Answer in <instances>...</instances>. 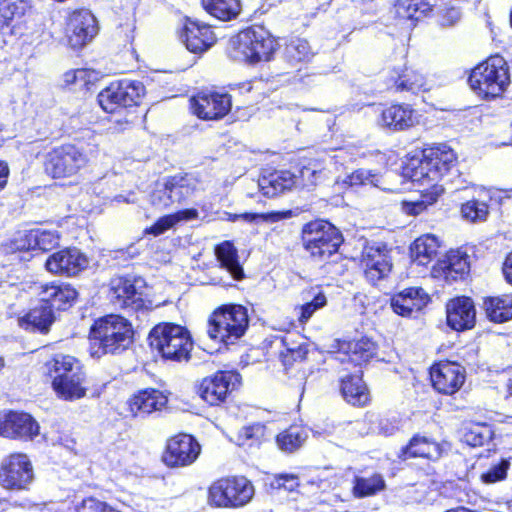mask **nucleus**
Returning <instances> with one entry per match:
<instances>
[{"instance_id":"nucleus-60","label":"nucleus","mask_w":512,"mask_h":512,"mask_svg":"<svg viewBox=\"0 0 512 512\" xmlns=\"http://www.w3.org/2000/svg\"><path fill=\"white\" fill-rule=\"evenodd\" d=\"M461 17V13L456 8L448 9L442 17V25L444 26H452L454 25Z\"/></svg>"},{"instance_id":"nucleus-14","label":"nucleus","mask_w":512,"mask_h":512,"mask_svg":"<svg viewBox=\"0 0 512 512\" xmlns=\"http://www.w3.org/2000/svg\"><path fill=\"white\" fill-rule=\"evenodd\" d=\"M240 379L237 372L219 371L202 380L198 387V394L209 405H219L224 402L229 391L240 383Z\"/></svg>"},{"instance_id":"nucleus-37","label":"nucleus","mask_w":512,"mask_h":512,"mask_svg":"<svg viewBox=\"0 0 512 512\" xmlns=\"http://www.w3.org/2000/svg\"><path fill=\"white\" fill-rule=\"evenodd\" d=\"M438 238L434 235H422L411 246V257L418 265H427L437 254Z\"/></svg>"},{"instance_id":"nucleus-58","label":"nucleus","mask_w":512,"mask_h":512,"mask_svg":"<svg viewBox=\"0 0 512 512\" xmlns=\"http://www.w3.org/2000/svg\"><path fill=\"white\" fill-rule=\"evenodd\" d=\"M283 218L282 213H270V214H258V213H242L240 214V219L246 222H254L259 219L263 221H271L275 222Z\"/></svg>"},{"instance_id":"nucleus-24","label":"nucleus","mask_w":512,"mask_h":512,"mask_svg":"<svg viewBox=\"0 0 512 512\" xmlns=\"http://www.w3.org/2000/svg\"><path fill=\"white\" fill-rule=\"evenodd\" d=\"M476 310L469 297H457L447 304V323L457 331L471 329L475 325Z\"/></svg>"},{"instance_id":"nucleus-62","label":"nucleus","mask_w":512,"mask_h":512,"mask_svg":"<svg viewBox=\"0 0 512 512\" xmlns=\"http://www.w3.org/2000/svg\"><path fill=\"white\" fill-rule=\"evenodd\" d=\"M174 216L178 217V222L181 220H191L198 217V211L196 209H185L174 213Z\"/></svg>"},{"instance_id":"nucleus-16","label":"nucleus","mask_w":512,"mask_h":512,"mask_svg":"<svg viewBox=\"0 0 512 512\" xmlns=\"http://www.w3.org/2000/svg\"><path fill=\"white\" fill-rule=\"evenodd\" d=\"M89 265L87 256L77 248H65L51 254L45 262L48 272L60 276L73 277Z\"/></svg>"},{"instance_id":"nucleus-17","label":"nucleus","mask_w":512,"mask_h":512,"mask_svg":"<svg viewBox=\"0 0 512 512\" xmlns=\"http://www.w3.org/2000/svg\"><path fill=\"white\" fill-rule=\"evenodd\" d=\"M231 107V96L227 93L201 92L191 99L193 113L204 120L221 119Z\"/></svg>"},{"instance_id":"nucleus-30","label":"nucleus","mask_w":512,"mask_h":512,"mask_svg":"<svg viewBox=\"0 0 512 512\" xmlns=\"http://www.w3.org/2000/svg\"><path fill=\"white\" fill-rule=\"evenodd\" d=\"M298 181L299 179L290 171H276L259 179L258 187L263 195L275 197L287 190H291Z\"/></svg>"},{"instance_id":"nucleus-48","label":"nucleus","mask_w":512,"mask_h":512,"mask_svg":"<svg viewBox=\"0 0 512 512\" xmlns=\"http://www.w3.org/2000/svg\"><path fill=\"white\" fill-rule=\"evenodd\" d=\"M462 217L472 223L483 222L489 215V207L486 201L471 199L461 206Z\"/></svg>"},{"instance_id":"nucleus-39","label":"nucleus","mask_w":512,"mask_h":512,"mask_svg":"<svg viewBox=\"0 0 512 512\" xmlns=\"http://www.w3.org/2000/svg\"><path fill=\"white\" fill-rule=\"evenodd\" d=\"M38 307L33 308L30 312L21 319L20 325L26 329H36L41 332H46L49 326L54 322V310L47 303H43Z\"/></svg>"},{"instance_id":"nucleus-12","label":"nucleus","mask_w":512,"mask_h":512,"mask_svg":"<svg viewBox=\"0 0 512 512\" xmlns=\"http://www.w3.org/2000/svg\"><path fill=\"white\" fill-rule=\"evenodd\" d=\"M34 480L32 463L26 454L14 453L0 464V486L8 491L28 490Z\"/></svg>"},{"instance_id":"nucleus-21","label":"nucleus","mask_w":512,"mask_h":512,"mask_svg":"<svg viewBox=\"0 0 512 512\" xmlns=\"http://www.w3.org/2000/svg\"><path fill=\"white\" fill-rule=\"evenodd\" d=\"M180 38L192 53H203L216 42V36L210 25L187 18Z\"/></svg>"},{"instance_id":"nucleus-18","label":"nucleus","mask_w":512,"mask_h":512,"mask_svg":"<svg viewBox=\"0 0 512 512\" xmlns=\"http://www.w3.org/2000/svg\"><path fill=\"white\" fill-rule=\"evenodd\" d=\"M38 422L28 413L0 414V435L12 439L33 440L39 435Z\"/></svg>"},{"instance_id":"nucleus-32","label":"nucleus","mask_w":512,"mask_h":512,"mask_svg":"<svg viewBox=\"0 0 512 512\" xmlns=\"http://www.w3.org/2000/svg\"><path fill=\"white\" fill-rule=\"evenodd\" d=\"M169 187V193L175 203H181L191 197L199 187V179L191 174H176L164 177Z\"/></svg>"},{"instance_id":"nucleus-61","label":"nucleus","mask_w":512,"mask_h":512,"mask_svg":"<svg viewBox=\"0 0 512 512\" xmlns=\"http://www.w3.org/2000/svg\"><path fill=\"white\" fill-rule=\"evenodd\" d=\"M503 273L507 282L512 285V251L507 255L504 261Z\"/></svg>"},{"instance_id":"nucleus-46","label":"nucleus","mask_w":512,"mask_h":512,"mask_svg":"<svg viewBox=\"0 0 512 512\" xmlns=\"http://www.w3.org/2000/svg\"><path fill=\"white\" fill-rule=\"evenodd\" d=\"M28 8L25 0L0 1V28L9 27L14 20L20 19Z\"/></svg>"},{"instance_id":"nucleus-13","label":"nucleus","mask_w":512,"mask_h":512,"mask_svg":"<svg viewBox=\"0 0 512 512\" xmlns=\"http://www.w3.org/2000/svg\"><path fill=\"white\" fill-rule=\"evenodd\" d=\"M361 266L364 276L371 284L388 277L392 270L390 251L382 243H374L364 248Z\"/></svg>"},{"instance_id":"nucleus-3","label":"nucleus","mask_w":512,"mask_h":512,"mask_svg":"<svg viewBox=\"0 0 512 512\" xmlns=\"http://www.w3.org/2000/svg\"><path fill=\"white\" fill-rule=\"evenodd\" d=\"M149 342L165 360L187 362L190 360L193 341L186 327L174 323L156 325L149 333Z\"/></svg>"},{"instance_id":"nucleus-35","label":"nucleus","mask_w":512,"mask_h":512,"mask_svg":"<svg viewBox=\"0 0 512 512\" xmlns=\"http://www.w3.org/2000/svg\"><path fill=\"white\" fill-rule=\"evenodd\" d=\"M341 392L345 400L355 406H363L369 401V393L362 377L349 375L341 380Z\"/></svg>"},{"instance_id":"nucleus-29","label":"nucleus","mask_w":512,"mask_h":512,"mask_svg":"<svg viewBox=\"0 0 512 512\" xmlns=\"http://www.w3.org/2000/svg\"><path fill=\"white\" fill-rule=\"evenodd\" d=\"M85 372L83 370L70 374L69 377L52 380V388L56 395L65 401H74L86 395Z\"/></svg>"},{"instance_id":"nucleus-31","label":"nucleus","mask_w":512,"mask_h":512,"mask_svg":"<svg viewBox=\"0 0 512 512\" xmlns=\"http://www.w3.org/2000/svg\"><path fill=\"white\" fill-rule=\"evenodd\" d=\"M441 446L426 437L414 436L408 445L403 447L399 453V458L407 460L415 457H422L429 460H437L441 457Z\"/></svg>"},{"instance_id":"nucleus-45","label":"nucleus","mask_w":512,"mask_h":512,"mask_svg":"<svg viewBox=\"0 0 512 512\" xmlns=\"http://www.w3.org/2000/svg\"><path fill=\"white\" fill-rule=\"evenodd\" d=\"M443 192L444 188L440 184H433L429 188H423L421 190V201L405 202L404 210L408 214L418 215L426 209L427 205L434 204Z\"/></svg>"},{"instance_id":"nucleus-38","label":"nucleus","mask_w":512,"mask_h":512,"mask_svg":"<svg viewBox=\"0 0 512 512\" xmlns=\"http://www.w3.org/2000/svg\"><path fill=\"white\" fill-rule=\"evenodd\" d=\"M438 0H395V10L399 17L418 20L437 6Z\"/></svg>"},{"instance_id":"nucleus-26","label":"nucleus","mask_w":512,"mask_h":512,"mask_svg":"<svg viewBox=\"0 0 512 512\" xmlns=\"http://www.w3.org/2000/svg\"><path fill=\"white\" fill-rule=\"evenodd\" d=\"M39 297L41 302L47 303L53 310H66L76 299L77 292L70 285L52 282L40 287Z\"/></svg>"},{"instance_id":"nucleus-5","label":"nucleus","mask_w":512,"mask_h":512,"mask_svg":"<svg viewBox=\"0 0 512 512\" xmlns=\"http://www.w3.org/2000/svg\"><path fill=\"white\" fill-rule=\"evenodd\" d=\"M247 310L241 305L224 306L209 319L207 333L211 339L226 345L235 343L248 327Z\"/></svg>"},{"instance_id":"nucleus-15","label":"nucleus","mask_w":512,"mask_h":512,"mask_svg":"<svg viewBox=\"0 0 512 512\" xmlns=\"http://www.w3.org/2000/svg\"><path fill=\"white\" fill-rule=\"evenodd\" d=\"M199 443L188 434H179L169 439L163 454V461L169 467H185L198 458Z\"/></svg>"},{"instance_id":"nucleus-41","label":"nucleus","mask_w":512,"mask_h":512,"mask_svg":"<svg viewBox=\"0 0 512 512\" xmlns=\"http://www.w3.org/2000/svg\"><path fill=\"white\" fill-rule=\"evenodd\" d=\"M204 9L222 21L235 19L241 11L240 0H202Z\"/></svg>"},{"instance_id":"nucleus-10","label":"nucleus","mask_w":512,"mask_h":512,"mask_svg":"<svg viewBox=\"0 0 512 512\" xmlns=\"http://www.w3.org/2000/svg\"><path fill=\"white\" fill-rule=\"evenodd\" d=\"M87 163L88 156L82 149L65 144L46 154L44 167L46 173L53 178H65L76 175Z\"/></svg>"},{"instance_id":"nucleus-51","label":"nucleus","mask_w":512,"mask_h":512,"mask_svg":"<svg viewBox=\"0 0 512 512\" xmlns=\"http://www.w3.org/2000/svg\"><path fill=\"white\" fill-rule=\"evenodd\" d=\"M150 202L155 208L161 210L170 208L175 204L164 177L156 182L150 195Z\"/></svg>"},{"instance_id":"nucleus-4","label":"nucleus","mask_w":512,"mask_h":512,"mask_svg":"<svg viewBox=\"0 0 512 512\" xmlns=\"http://www.w3.org/2000/svg\"><path fill=\"white\" fill-rule=\"evenodd\" d=\"M468 83L472 91L484 100L500 97L510 83L509 69L501 56H493L476 66Z\"/></svg>"},{"instance_id":"nucleus-8","label":"nucleus","mask_w":512,"mask_h":512,"mask_svg":"<svg viewBox=\"0 0 512 512\" xmlns=\"http://www.w3.org/2000/svg\"><path fill=\"white\" fill-rule=\"evenodd\" d=\"M233 45L235 59L256 63L270 59L275 51L276 42L265 28L255 26L241 31Z\"/></svg>"},{"instance_id":"nucleus-2","label":"nucleus","mask_w":512,"mask_h":512,"mask_svg":"<svg viewBox=\"0 0 512 512\" xmlns=\"http://www.w3.org/2000/svg\"><path fill=\"white\" fill-rule=\"evenodd\" d=\"M455 153L445 145L426 148L411 156L403 166V175L423 188L439 184L451 169Z\"/></svg>"},{"instance_id":"nucleus-43","label":"nucleus","mask_w":512,"mask_h":512,"mask_svg":"<svg viewBox=\"0 0 512 512\" xmlns=\"http://www.w3.org/2000/svg\"><path fill=\"white\" fill-rule=\"evenodd\" d=\"M307 438L308 433L305 428L300 426H291L278 434L276 443L282 451L292 453L299 449Z\"/></svg>"},{"instance_id":"nucleus-19","label":"nucleus","mask_w":512,"mask_h":512,"mask_svg":"<svg viewBox=\"0 0 512 512\" xmlns=\"http://www.w3.org/2000/svg\"><path fill=\"white\" fill-rule=\"evenodd\" d=\"M98 33L97 21L88 10L74 11L67 23V37L73 49H79L89 43Z\"/></svg>"},{"instance_id":"nucleus-1","label":"nucleus","mask_w":512,"mask_h":512,"mask_svg":"<svg viewBox=\"0 0 512 512\" xmlns=\"http://www.w3.org/2000/svg\"><path fill=\"white\" fill-rule=\"evenodd\" d=\"M132 324L120 315L110 314L94 321L88 335V352L93 359L119 355L133 343Z\"/></svg>"},{"instance_id":"nucleus-34","label":"nucleus","mask_w":512,"mask_h":512,"mask_svg":"<svg viewBox=\"0 0 512 512\" xmlns=\"http://www.w3.org/2000/svg\"><path fill=\"white\" fill-rule=\"evenodd\" d=\"M215 255L224 268L235 280H240L244 276L243 268L239 263L238 251L230 241H224L215 247Z\"/></svg>"},{"instance_id":"nucleus-23","label":"nucleus","mask_w":512,"mask_h":512,"mask_svg":"<svg viewBox=\"0 0 512 512\" xmlns=\"http://www.w3.org/2000/svg\"><path fill=\"white\" fill-rule=\"evenodd\" d=\"M60 236L57 230L37 227L29 231L18 233L14 239L18 250L49 251L58 246Z\"/></svg>"},{"instance_id":"nucleus-22","label":"nucleus","mask_w":512,"mask_h":512,"mask_svg":"<svg viewBox=\"0 0 512 512\" xmlns=\"http://www.w3.org/2000/svg\"><path fill=\"white\" fill-rule=\"evenodd\" d=\"M387 85L396 92L418 94L431 89V83L418 70L404 67L394 68L389 72Z\"/></svg>"},{"instance_id":"nucleus-50","label":"nucleus","mask_w":512,"mask_h":512,"mask_svg":"<svg viewBox=\"0 0 512 512\" xmlns=\"http://www.w3.org/2000/svg\"><path fill=\"white\" fill-rule=\"evenodd\" d=\"M380 178L381 176L378 173L360 168L346 175L342 182L352 187L361 185H372L376 187L379 184Z\"/></svg>"},{"instance_id":"nucleus-36","label":"nucleus","mask_w":512,"mask_h":512,"mask_svg":"<svg viewBox=\"0 0 512 512\" xmlns=\"http://www.w3.org/2000/svg\"><path fill=\"white\" fill-rule=\"evenodd\" d=\"M47 372L52 380L69 377L70 374L83 370L78 359L71 355L56 354L46 363Z\"/></svg>"},{"instance_id":"nucleus-63","label":"nucleus","mask_w":512,"mask_h":512,"mask_svg":"<svg viewBox=\"0 0 512 512\" xmlns=\"http://www.w3.org/2000/svg\"><path fill=\"white\" fill-rule=\"evenodd\" d=\"M9 176V168L7 163L0 161V191L3 190L7 184Z\"/></svg>"},{"instance_id":"nucleus-55","label":"nucleus","mask_w":512,"mask_h":512,"mask_svg":"<svg viewBox=\"0 0 512 512\" xmlns=\"http://www.w3.org/2000/svg\"><path fill=\"white\" fill-rule=\"evenodd\" d=\"M281 342L286 347V352H281L285 365L290 364L291 361H301L305 359L308 352L306 344L290 345L287 338L282 339Z\"/></svg>"},{"instance_id":"nucleus-49","label":"nucleus","mask_w":512,"mask_h":512,"mask_svg":"<svg viewBox=\"0 0 512 512\" xmlns=\"http://www.w3.org/2000/svg\"><path fill=\"white\" fill-rule=\"evenodd\" d=\"M348 348L350 351V354L348 355L349 361L357 365L368 361L375 353L374 343L364 339L350 342L348 344Z\"/></svg>"},{"instance_id":"nucleus-40","label":"nucleus","mask_w":512,"mask_h":512,"mask_svg":"<svg viewBox=\"0 0 512 512\" xmlns=\"http://www.w3.org/2000/svg\"><path fill=\"white\" fill-rule=\"evenodd\" d=\"M483 305L487 317L495 323L512 319V298L509 296L489 297L484 300Z\"/></svg>"},{"instance_id":"nucleus-33","label":"nucleus","mask_w":512,"mask_h":512,"mask_svg":"<svg viewBox=\"0 0 512 512\" xmlns=\"http://www.w3.org/2000/svg\"><path fill=\"white\" fill-rule=\"evenodd\" d=\"M469 271L468 257L459 251H451L446 259L438 264V268L435 269L436 273L441 272V276L448 282L456 281L458 278H462Z\"/></svg>"},{"instance_id":"nucleus-20","label":"nucleus","mask_w":512,"mask_h":512,"mask_svg":"<svg viewBox=\"0 0 512 512\" xmlns=\"http://www.w3.org/2000/svg\"><path fill=\"white\" fill-rule=\"evenodd\" d=\"M465 377V368L453 362H440L430 370L433 387L445 395L456 393L464 384Z\"/></svg>"},{"instance_id":"nucleus-64","label":"nucleus","mask_w":512,"mask_h":512,"mask_svg":"<svg viewBox=\"0 0 512 512\" xmlns=\"http://www.w3.org/2000/svg\"><path fill=\"white\" fill-rule=\"evenodd\" d=\"M91 72L87 69H76V82L79 85H86L90 80Z\"/></svg>"},{"instance_id":"nucleus-25","label":"nucleus","mask_w":512,"mask_h":512,"mask_svg":"<svg viewBox=\"0 0 512 512\" xmlns=\"http://www.w3.org/2000/svg\"><path fill=\"white\" fill-rule=\"evenodd\" d=\"M428 302L429 297L422 288H408L391 299V307L401 316H411L423 309Z\"/></svg>"},{"instance_id":"nucleus-59","label":"nucleus","mask_w":512,"mask_h":512,"mask_svg":"<svg viewBox=\"0 0 512 512\" xmlns=\"http://www.w3.org/2000/svg\"><path fill=\"white\" fill-rule=\"evenodd\" d=\"M83 507L93 512H120L105 502H101L95 498H88L83 501Z\"/></svg>"},{"instance_id":"nucleus-9","label":"nucleus","mask_w":512,"mask_h":512,"mask_svg":"<svg viewBox=\"0 0 512 512\" xmlns=\"http://www.w3.org/2000/svg\"><path fill=\"white\" fill-rule=\"evenodd\" d=\"M109 297L115 307L129 311L139 312L152 306V302L146 299L145 282L142 278L113 279Z\"/></svg>"},{"instance_id":"nucleus-44","label":"nucleus","mask_w":512,"mask_h":512,"mask_svg":"<svg viewBox=\"0 0 512 512\" xmlns=\"http://www.w3.org/2000/svg\"><path fill=\"white\" fill-rule=\"evenodd\" d=\"M313 56V51L307 40L295 38L286 44L284 50L285 59L292 65L307 62Z\"/></svg>"},{"instance_id":"nucleus-11","label":"nucleus","mask_w":512,"mask_h":512,"mask_svg":"<svg viewBox=\"0 0 512 512\" xmlns=\"http://www.w3.org/2000/svg\"><path fill=\"white\" fill-rule=\"evenodd\" d=\"M145 93L140 81L128 79L115 81L98 94V103L107 113H114L119 108L138 105Z\"/></svg>"},{"instance_id":"nucleus-56","label":"nucleus","mask_w":512,"mask_h":512,"mask_svg":"<svg viewBox=\"0 0 512 512\" xmlns=\"http://www.w3.org/2000/svg\"><path fill=\"white\" fill-rule=\"evenodd\" d=\"M273 489L294 491L299 486L298 477L294 474L276 475L270 483Z\"/></svg>"},{"instance_id":"nucleus-47","label":"nucleus","mask_w":512,"mask_h":512,"mask_svg":"<svg viewBox=\"0 0 512 512\" xmlns=\"http://www.w3.org/2000/svg\"><path fill=\"white\" fill-rule=\"evenodd\" d=\"M493 437V430L487 424H470L465 427L462 439L472 447L482 446L488 443Z\"/></svg>"},{"instance_id":"nucleus-42","label":"nucleus","mask_w":512,"mask_h":512,"mask_svg":"<svg viewBox=\"0 0 512 512\" xmlns=\"http://www.w3.org/2000/svg\"><path fill=\"white\" fill-rule=\"evenodd\" d=\"M385 487V480L379 473L370 476H355L352 493L355 498H365L381 492Z\"/></svg>"},{"instance_id":"nucleus-27","label":"nucleus","mask_w":512,"mask_h":512,"mask_svg":"<svg viewBox=\"0 0 512 512\" xmlns=\"http://www.w3.org/2000/svg\"><path fill=\"white\" fill-rule=\"evenodd\" d=\"M417 122L414 110L405 104H395L385 108L381 113L380 123L395 131L405 130Z\"/></svg>"},{"instance_id":"nucleus-7","label":"nucleus","mask_w":512,"mask_h":512,"mask_svg":"<svg viewBox=\"0 0 512 512\" xmlns=\"http://www.w3.org/2000/svg\"><path fill=\"white\" fill-rule=\"evenodd\" d=\"M254 493V486L246 477H226L211 484L207 499L213 507L239 508L248 504Z\"/></svg>"},{"instance_id":"nucleus-57","label":"nucleus","mask_w":512,"mask_h":512,"mask_svg":"<svg viewBox=\"0 0 512 512\" xmlns=\"http://www.w3.org/2000/svg\"><path fill=\"white\" fill-rule=\"evenodd\" d=\"M178 223V217L174 216V214L165 215L160 217L148 230L147 232L153 234L154 236H158L166 232L168 229L172 228L175 224Z\"/></svg>"},{"instance_id":"nucleus-53","label":"nucleus","mask_w":512,"mask_h":512,"mask_svg":"<svg viewBox=\"0 0 512 512\" xmlns=\"http://www.w3.org/2000/svg\"><path fill=\"white\" fill-rule=\"evenodd\" d=\"M510 468V458H501L492 463L489 469L481 475L484 483H495L504 480Z\"/></svg>"},{"instance_id":"nucleus-28","label":"nucleus","mask_w":512,"mask_h":512,"mask_svg":"<svg viewBox=\"0 0 512 512\" xmlns=\"http://www.w3.org/2000/svg\"><path fill=\"white\" fill-rule=\"evenodd\" d=\"M166 403L167 398L161 391L145 389L138 392L130 399L129 407L135 416H139L160 410Z\"/></svg>"},{"instance_id":"nucleus-54","label":"nucleus","mask_w":512,"mask_h":512,"mask_svg":"<svg viewBox=\"0 0 512 512\" xmlns=\"http://www.w3.org/2000/svg\"><path fill=\"white\" fill-rule=\"evenodd\" d=\"M324 169L321 164L314 161L307 166H303L300 170L299 178L303 186L315 185L317 180L322 177Z\"/></svg>"},{"instance_id":"nucleus-52","label":"nucleus","mask_w":512,"mask_h":512,"mask_svg":"<svg viewBox=\"0 0 512 512\" xmlns=\"http://www.w3.org/2000/svg\"><path fill=\"white\" fill-rule=\"evenodd\" d=\"M309 294L312 300L299 307L298 319L301 323H306L318 309L327 304L326 296L317 288H313Z\"/></svg>"},{"instance_id":"nucleus-6","label":"nucleus","mask_w":512,"mask_h":512,"mask_svg":"<svg viewBox=\"0 0 512 512\" xmlns=\"http://www.w3.org/2000/svg\"><path fill=\"white\" fill-rule=\"evenodd\" d=\"M342 241L340 231L324 220L309 222L302 229L303 246L318 261H325L336 253Z\"/></svg>"}]
</instances>
